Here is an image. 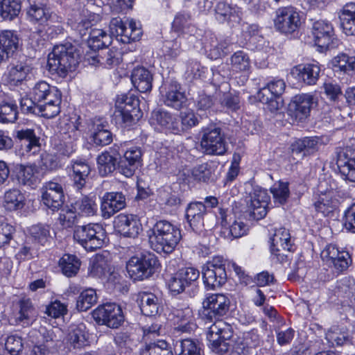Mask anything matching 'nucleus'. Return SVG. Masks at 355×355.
Listing matches in <instances>:
<instances>
[{"label": "nucleus", "mask_w": 355, "mask_h": 355, "mask_svg": "<svg viewBox=\"0 0 355 355\" xmlns=\"http://www.w3.org/2000/svg\"><path fill=\"white\" fill-rule=\"evenodd\" d=\"M151 248L158 253H171L182 239L180 229L169 221H157L148 236Z\"/></svg>", "instance_id": "f257e3e1"}, {"label": "nucleus", "mask_w": 355, "mask_h": 355, "mask_svg": "<svg viewBox=\"0 0 355 355\" xmlns=\"http://www.w3.org/2000/svg\"><path fill=\"white\" fill-rule=\"evenodd\" d=\"M79 63V55L71 43L54 46L48 58L49 70L64 78L69 71L76 69Z\"/></svg>", "instance_id": "f03ea898"}, {"label": "nucleus", "mask_w": 355, "mask_h": 355, "mask_svg": "<svg viewBox=\"0 0 355 355\" xmlns=\"http://www.w3.org/2000/svg\"><path fill=\"white\" fill-rule=\"evenodd\" d=\"M31 95L35 101L42 104L45 108L44 117L53 118L60 113L62 94L56 87L50 85L46 81L40 80L32 88Z\"/></svg>", "instance_id": "7ed1b4c3"}, {"label": "nucleus", "mask_w": 355, "mask_h": 355, "mask_svg": "<svg viewBox=\"0 0 355 355\" xmlns=\"http://www.w3.org/2000/svg\"><path fill=\"white\" fill-rule=\"evenodd\" d=\"M73 238L87 251H94L103 247L106 233L101 225L89 223L76 227Z\"/></svg>", "instance_id": "20e7f679"}, {"label": "nucleus", "mask_w": 355, "mask_h": 355, "mask_svg": "<svg viewBox=\"0 0 355 355\" xmlns=\"http://www.w3.org/2000/svg\"><path fill=\"white\" fill-rule=\"evenodd\" d=\"M200 146L207 155H222L227 151V144L222 130L215 125L202 129Z\"/></svg>", "instance_id": "39448f33"}, {"label": "nucleus", "mask_w": 355, "mask_h": 355, "mask_svg": "<svg viewBox=\"0 0 355 355\" xmlns=\"http://www.w3.org/2000/svg\"><path fill=\"white\" fill-rule=\"evenodd\" d=\"M157 261L156 257L149 253L134 256L127 262L126 269L133 280H144L153 275Z\"/></svg>", "instance_id": "423d86ee"}, {"label": "nucleus", "mask_w": 355, "mask_h": 355, "mask_svg": "<svg viewBox=\"0 0 355 355\" xmlns=\"http://www.w3.org/2000/svg\"><path fill=\"white\" fill-rule=\"evenodd\" d=\"M203 282L209 289L221 287L227 280V273L222 257H214L202 266Z\"/></svg>", "instance_id": "0eeeda50"}, {"label": "nucleus", "mask_w": 355, "mask_h": 355, "mask_svg": "<svg viewBox=\"0 0 355 355\" xmlns=\"http://www.w3.org/2000/svg\"><path fill=\"white\" fill-rule=\"evenodd\" d=\"M92 315L98 324H105L113 329L118 328L124 320L121 306L115 303L98 306L93 311Z\"/></svg>", "instance_id": "6e6552de"}, {"label": "nucleus", "mask_w": 355, "mask_h": 355, "mask_svg": "<svg viewBox=\"0 0 355 355\" xmlns=\"http://www.w3.org/2000/svg\"><path fill=\"white\" fill-rule=\"evenodd\" d=\"M159 91L161 101L167 107L180 110L187 105V97L180 84L177 81L165 82Z\"/></svg>", "instance_id": "1a4fd4ad"}, {"label": "nucleus", "mask_w": 355, "mask_h": 355, "mask_svg": "<svg viewBox=\"0 0 355 355\" xmlns=\"http://www.w3.org/2000/svg\"><path fill=\"white\" fill-rule=\"evenodd\" d=\"M231 336L229 326L223 320H218L211 324L208 330L207 338L212 350L216 353L228 351L226 340Z\"/></svg>", "instance_id": "9d476101"}, {"label": "nucleus", "mask_w": 355, "mask_h": 355, "mask_svg": "<svg viewBox=\"0 0 355 355\" xmlns=\"http://www.w3.org/2000/svg\"><path fill=\"white\" fill-rule=\"evenodd\" d=\"M270 196L267 191L261 187H254L246 200L248 210L252 219L261 220L267 214V206Z\"/></svg>", "instance_id": "9b49d317"}, {"label": "nucleus", "mask_w": 355, "mask_h": 355, "mask_svg": "<svg viewBox=\"0 0 355 355\" xmlns=\"http://www.w3.org/2000/svg\"><path fill=\"white\" fill-rule=\"evenodd\" d=\"M34 69L27 60H17L11 62L4 74L7 83L18 86L34 76Z\"/></svg>", "instance_id": "f8f14e48"}, {"label": "nucleus", "mask_w": 355, "mask_h": 355, "mask_svg": "<svg viewBox=\"0 0 355 355\" xmlns=\"http://www.w3.org/2000/svg\"><path fill=\"white\" fill-rule=\"evenodd\" d=\"M199 276L200 272L197 269L193 267L183 268L170 278L168 282V289L174 295L180 294L195 282Z\"/></svg>", "instance_id": "ddd939ff"}, {"label": "nucleus", "mask_w": 355, "mask_h": 355, "mask_svg": "<svg viewBox=\"0 0 355 355\" xmlns=\"http://www.w3.org/2000/svg\"><path fill=\"white\" fill-rule=\"evenodd\" d=\"M300 15L293 8H282L276 12L275 26L282 33L295 32L300 26Z\"/></svg>", "instance_id": "4468645a"}, {"label": "nucleus", "mask_w": 355, "mask_h": 355, "mask_svg": "<svg viewBox=\"0 0 355 355\" xmlns=\"http://www.w3.org/2000/svg\"><path fill=\"white\" fill-rule=\"evenodd\" d=\"M230 301L224 294L208 295L202 302L205 314L210 318L225 315L229 311Z\"/></svg>", "instance_id": "2eb2a0df"}, {"label": "nucleus", "mask_w": 355, "mask_h": 355, "mask_svg": "<svg viewBox=\"0 0 355 355\" xmlns=\"http://www.w3.org/2000/svg\"><path fill=\"white\" fill-rule=\"evenodd\" d=\"M42 202L53 211L59 210L64 203V192L61 184L48 182L42 188Z\"/></svg>", "instance_id": "dca6fc26"}, {"label": "nucleus", "mask_w": 355, "mask_h": 355, "mask_svg": "<svg viewBox=\"0 0 355 355\" xmlns=\"http://www.w3.org/2000/svg\"><path fill=\"white\" fill-rule=\"evenodd\" d=\"M114 225L116 230L125 237L135 238L142 230L139 219L132 214L118 215L114 219Z\"/></svg>", "instance_id": "f3484780"}, {"label": "nucleus", "mask_w": 355, "mask_h": 355, "mask_svg": "<svg viewBox=\"0 0 355 355\" xmlns=\"http://www.w3.org/2000/svg\"><path fill=\"white\" fill-rule=\"evenodd\" d=\"M120 158L119 147L116 144L102 152L96 158L99 174L101 176H107L113 173Z\"/></svg>", "instance_id": "a211bd4d"}, {"label": "nucleus", "mask_w": 355, "mask_h": 355, "mask_svg": "<svg viewBox=\"0 0 355 355\" xmlns=\"http://www.w3.org/2000/svg\"><path fill=\"white\" fill-rule=\"evenodd\" d=\"M125 207V198L121 192H107L101 198V211L103 218H110Z\"/></svg>", "instance_id": "6ab92c4d"}, {"label": "nucleus", "mask_w": 355, "mask_h": 355, "mask_svg": "<svg viewBox=\"0 0 355 355\" xmlns=\"http://www.w3.org/2000/svg\"><path fill=\"white\" fill-rule=\"evenodd\" d=\"M175 330L182 333H191L197 328L192 309L188 306H180L173 311Z\"/></svg>", "instance_id": "aec40b11"}, {"label": "nucleus", "mask_w": 355, "mask_h": 355, "mask_svg": "<svg viewBox=\"0 0 355 355\" xmlns=\"http://www.w3.org/2000/svg\"><path fill=\"white\" fill-rule=\"evenodd\" d=\"M320 71L317 63L301 64L293 67L291 74L300 82L313 85L319 79Z\"/></svg>", "instance_id": "412c9836"}, {"label": "nucleus", "mask_w": 355, "mask_h": 355, "mask_svg": "<svg viewBox=\"0 0 355 355\" xmlns=\"http://www.w3.org/2000/svg\"><path fill=\"white\" fill-rule=\"evenodd\" d=\"M312 34L316 46L321 49L329 48L334 35L331 23L325 20H318L312 26Z\"/></svg>", "instance_id": "4be33fe9"}, {"label": "nucleus", "mask_w": 355, "mask_h": 355, "mask_svg": "<svg viewBox=\"0 0 355 355\" xmlns=\"http://www.w3.org/2000/svg\"><path fill=\"white\" fill-rule=\"evenodd\" d=\"M270 251L272 255L279 260L283 259L284 256L281 254L282 250L291 251L292 243L291 234L288 230L281 227L275 230L272 237L270 239Z\"/></svg>", "instance_id": "5701e85b"}, {"label": "nucleus", "mask_w": 355, "mask_h": 355, "mask_svg": "<svg viewBox=\"0 0 355 355\" xmlns=\"http://www.w3.org/2000/svg\"><path fill=\"white\" fill-rule=\"evenodd\" d=\"M313 96L308 94L296 95L289 105V111L299 121L306 119L313 105Z\"/></svg>", "instance_id": "b1692460"}, {"label": "nucleus", "mask_w": 355, "mask_h": 355, "mask_svg": "<svg viewBox=\"0 0 355 355\" xmlns=\"http://www.w3.org/2000/svg\"><path fill=\"white\" fill-rule=\"evenodd\" d=\"M337 164L346 178L355 182V149L347 146L338 153Z\"/></svg>", "instance_id": "393cba45"}, {"label": "nucleus", "mask_w": 355, "mask_h": 355, "mask_svg": "<svg viewBox=\"0 0 355 355\" xmlns=\"http://www.w3.org/2000/svg\"><path fill=\"white\" fill-rule=\"evenodd\" d=\"M19 38L12 31L0 32V64L6 62L17 51Z\"/></svg>", "instance_id": "a878e982"}, {"label": "nucleus", "mask_w": 355, "mask_h": 355, "mask_svg": "<svg viewBox=\"0 0 355 355\" xmlns=\"http://www.w3.org/2000/svg\"><path fill=\"white\" fill-rule=\"evenodd\" d=\"M206 205L201 202H191L186 210V218L193 231L200 230L204 225Z\"/></svg>", "instance_id": "bb28decb"}, {"label": "nucleus", "mask_w": 355, "mask_h": 355, "mask_svg": "<svg viewBox=\"0 0 355 355\" xmlns=\"http://www.w3.org/2000/svg\"><path fill=\"white\" fill-rule=\"evenodd\" d=\"M90 64H99L105 67H113L118 65L121 60V53L117 49H104L97 55L87 58Z\"/></svg>", "instance_id": "cd10ccee"}, {"label": "nucleus", "mask_w": 355, "mask_h": 355, "mask_svg": "<svg viewBox=\"0 0 355 355\" xmlns=\"http://www.w3.org/2000/svg\"><path fill=\"white\" fill-rule=\"evenodd\" d=\"M16 137L21 141L23 153L35 155L40 150V138L33 129H21L17 131Z\"/></svg>", "instance_id": "c85d7f7f"}, {"label": "nucleus", "mask_w": 355, "mask_h": 355, "mask_svg": "<svg viewBox=\"0 0 355 355\" xmlns=\"http://www.w3.org/2000/svg\"><path fill=\"white\" fill-rule=\"evenodd\" d=\"M153 74L144 67H135L131 74V81L140 92H147L152 89Z\"/></svg>", "instance_id": "c756f323"}, {"label": "nucleus", "mask_w": 355, "mask_h": 355, "mask_svg": "<svg viewBox=\"0 0 355 355\" xmlns=\"http://www.w3.org/2000/svg\"><path fill=\"white\" fill-rule=\"evenodd\" d=\"M216 18L220 22L239 23L241 19V9L225 2H219L215 8Z\"/></svg>", "instance_id": "7c9ffc66"}, {"label": "nucleus", "mask_w": 355, "mask_h": 355, "mask_svg": "<svg viewBox=\"0 0 355 355\" xmlns=\"http://www.w3.org/2000/svg\"><path fill=\"white\" fill-rule=\"evenodd\" d=\"M320 146V139L318 137H304L295 141L291 145V150L293 153L301 155L303 157L318 151Z\"/></svg>", "instance_id": "2f4dec72"}, {"label": "nucleus", "mask_w": 355, "mask_h": 355, "mask_svg": "<svg viewBox=\"0 0 355 355\" xmlns=\"http://www.w3.org/2000/svg\"><path fill=\"white\" fill-rule=\"evenodd\" d=\"M286 83L283 80H273L258 92V98L262 103L268 102L272 98H279L284 93Z\"/></svg>", "instance_id": "473e14b6"}, {"label": "nucleus", "mask_w": 355, "mask_h": 355, "mask_svg": "<svg viewBox=\"0 0 355 355\" xmlns=\"http://www.w3.org/2000/svg\"><path fill=\"white\" fill-rule=\"evenodd\" d=\"M25 196L17 189H10L3 194L2 205L8 211H17L25 206Z\"/></svg>", "instance_id": "72a5a7b5"}, {"label": "nucleus", "mask_w": 355, "mask_h": 355, "mask_svg": "<svg viewBox=\"0 0 355 355\" xmlns=\"http://www.w3.org/2000/svg\"><path fill=\"white\" fill-rule=\"evenodd\" d=\"M19 311L16 315L17 322L22 326H29L35 320L36 312L32 302L28 298H22L19 302Z\"/></svg>", "instance_id": "f704fd0d"}, {"label": "nucleus", "mask_w": 355, "mask_h": 355, "mask_svg": "<svg viewBox=\"0 0 355 355\" xmlns=\"http://www.w3.org/2000/svg\"><path fill=\"white\" fill-rule=\"evenodd\" d=\"M341 27L346 35H355V3L343 6L339 14Z\"/></svg>", "instance_id": "c9c22d12"}, {"label": "nucleus", "mask_w": 355, "mask_h": 355, "mask_svg": "<svg viewBox=\"0 0 355 355\" xmlns=\"http://www.w3.org/2000/svg\"><path fill=\"white\" fill-rule=\"evenodd\" d=\"M151 122L174 134L180 133V128L177 125V117L166 111L154 112L151 116Z\"/></svg>", "instance_id": "e433bc0d"}, {"label": "nucleus", "mask_w": 355, "mask_h": 355, "mask_svg": "<svg viewBox=\"0 0 355 355\" xmlns=\"http://www.w3.org/2000/svg\"><path fill=\"white\" fill-rule=\"evenodd\" d=\"M336 293L347 304H355V280L346 277L338 281Z\"/></svg>", "instance_id": "4c0bfd02"}, {"label": "nucleus", "mask_w": 355, "mask_h": 355, "mask_svg": "<svg viewBox=\"0 0 355 355\" xmlns=\"http://www.w3.org/2000/svg\"><path fill=\"white\" fill-rule=\"evenodd\" d=\"M138 303L141 313L146 316H153L158 313L159 300L152 293L143 292L139 294Z\"/></svg>", "instance_id": "58836bf2"}, {"label": "nucleus", "mask_w": 355, "mask_h": 355, "mask_svg": "<svg viewBox=\"0 0 355 355\" xmlns=\"http://www.w3.org/2000/svg\"><path fill=\"white\" fill-rule=\"evenodd\" d=\"M72 178L78 189H81L86 182V178L90 173V166L82 159L71 161Z\"/></svg>", "instance_id": "ea45409f"}, {"label": "nucleus", "mask_w": 355, "mask_h": 355, "mask_svg": "<svg viewBox=\"0 0 355 355\" xmlns=\"http://www.w3.org/2000/svg\"><path fill=\"white\" fill-rule=\"evenodd\" d=\"M67 343L74 349H80L88 345V334L84 324H80L72 329L67 336Z\"/></svg>", "instance_id": "a19ab883"}, {"label": "nucleus", "mask_w": 355, "mask_h": 355, "mask_svg": "<svg viewBox=\"0 0 355 355\" xmlns=\"http://www.w3.org/2000/svg\"><path fill=\"white\" fill-rule=\"evenodd\" d=\"M96 200V198L94 196H83L75 202L73 209L82 216H94L98 210Z\"/></svg>", "instance_id": "79ce46f5"}, {"label": "nucleus", "mask_w": 355, "mask_h": 355, "mask_svg": "<svg viewBox=\"0 0 355 355\" xmlns=\"http://www.w3.org/2000/svg\"><path fill=\"white\" fill-rule=\"evenodd\" d=\"M16 175L19 183L33 186L37 181V168L32 165H18L16 166Z\"/></svg>", "instance_id": "37998d69"}, {"label": "nucleus", "mask_w": 355, "mask_h": 355, "mask_svg": "<svg viewBox=\"0 0 355 355\" xmlns=\"http://www.w3.org/2000/svg\"><path fill=\"white\" fill-rule=\"evenodd\" d=\"M37 245L31 239H26L16 248L15 257L20 263L29 261L37 256Z\"/></svg>", "instance_id": "c03bdc74"}, {"label": "nucleus", "mask_w": 355, "mask_h": 355, "mask_svg": "<svg viewBox=\"0 0 355 355\" xmlns=\"http://www.w3.org/2000/svg\"><path fill=\"white\" fill-rule=\"evenodd\" d=\"M216 166L212 162L203 163L195 166L192 171V177L197 181L209 182L215 180Z\"/></svg>", "instance_id": "a18cd8bd"}, {"label": "nucleus", "mask_w": 355, "mask_h": 355, "mask_svg": "<svg viewBox=\"0 0 355 355\" xmlns=\"http://www.w3.org/2000/svg\"><path fill=\"white\" fill-rule=\"evenodd\" d=\"M140 355H173L170 345L164 340H157L146 344L141 349Z\"/></svg>", "instance_id": "49530a36"}, {"label": "nucleus", "mask_w": 355, "mask_h": 355, "mask_svg": "<svg viewBox=\"0 0 355 355\" xmlns=\"http://www.w3.org/2000/svg\"><path fill=\"white\" fill-rule=\"evenodd\" d=\"M27 15L31 21L43 24L49 21H53L56 17L45 7L31 5L27 10Z\"/></svg>", "instance_id": "de8ad7c7"}, {"label": "nucleus", "mask_w": 355, "mask_h": 355, "mask_svg": "<svg viewBox=\"0 0 355 355\" xmlns=\"http://www.w3.org/2000/svg\"><path fill=\"white\" fill-rule=\"evenodd\" d=\"M59 266L62 273L65 276L71 277L78 273L80 266V261L76 256L66 254L60 259Z\"/></svg>", "instance_id": "09e8293b"}, {"label": "nucleus", "mask_w": 355, "mask_h": 355, "mask_svg": "<svg viewBox=\"0 0 355 355\" xmlns=\"http://www.w3.org/2000/svg\"><path fill=\"white\" fill-rule=\"evenodd\" d=\"M313 205L316 211L321 213L324 216H328L336 209L337 200L334 193L318 196Z\"/></svg>", "instance_id": "8fccbe9b"}, {"label": "nucleus", "mask_w": 355, "mask_h": 355, "mask_svg": "<svg viewBox=\"0 0 355 355\" xmlns=\"http://www.w3.org/2000/svg\"><path fill=\"white\" fill-rule=\"evenodd\" d=\"M227 42H219L218 38L214 35H210L207 36L204 42V46L206 51H209V56L211 59H217L224 53L225 50L227 46Z\"/></svg>", "instance_id": "3c124183"}, {"label": "nucleus", "mask_w": 355, "mask_h": 355, "mask_svg": "<svg viewBox=\"0 0 355 355\" xmlns=\"http://www.w3.org/2000/svg\"><path fill=\"white\" fill-rule=\"evenodd\" d=\"M232 71L236 72L248 71L250 68V59L247 53L238 51L232 54L230 58Z\"/></svg>", "instance_id": "603ef678"}, {"label": "nucleus", "mask_w": 355, "mask_h": 355, "mask_svg": "<svg viewBox=\"0 0 355 355\" xmlns=\"http://www.w3.org/2000/svg\"><path fill=\"white\" fill-rule=\"evenodd\" d=\"M1 16L4 19L12 20L21 10L20 0H0Z\"/></svg>", "instance_id": "864d4df0"}, {"label": "nucleus", "mask_w": 355, "mask_h": 355, "mask_svg": "<svg viewBox=\"0 0 355 355\" xmlns=\"http://www.w3.org/2000/svg\"><path fill=\"white\" fill-rule=\"evenodd\" d=\"M123 31V33L120 35L117 40L123 43H130L132 41L139 40L141 35V31L139 27L137 26L136 22L130 19H127V25L125 26Z\"/></svg>", "instance_id": "5fc2aeb1"}, {"label": "nucleus", "mask_w": 355, "mask_h": 355, "mask_svg": "<svg viewBox=\"0 0 355 355\" xmlns=\"http://www.w3.org/2000/svg\"><path fill=\"white\" fill-rule=\"evenodd\" d=\"M97 302L96 291L88 288L80 294L76 302V308L80 311H86Z\"/></svg>", "instance_id": "6e6d98bb"}, {"label": "nucleus", "mask_w": 355, "mask_h": 355, "mask_svg": "<svg viewBox=\"0 0 355 355\" xmlns=\"http://www.w3.org/2000/svg\"><path fill=\"white\" fill-rule=\"evenodd\" d=\"M110 270L111 267L105 258L103 256H96L92 262L89 272L93 277L104 279Z\"/></svg>", "instance_id": "4d7b16f0"}, {"label": "nucleus", "mask_w": 355, "mask_h": 355, "mask_svg": "<svg viewBox=\"0 0 355 355\" xmlns=\"http://www.w3.org/2000/svg\"><path fill=\"white\" fill-rule=\"evenodd\" d=\"M270 192L275 201L283 205L287 201L290 196L288 183L282 181L275 182L270 188Z\"/></svg>", "instance_id": "13d9d810"}, {"label": "nucleus", "mask_w": 355, "mask_h": 355, "mask_svg": "<svg viewBox=\"0 0 355 355\" xmlns=\"http://www.w3.org/2000/svg\"><path fill=\"white\" fill-rule=\"evenodd\" d=\"M20 107L22 112L25 114H33L36 115H41L44 117L46 113L45 108L43 107L42 104L37 103L32 97L31 98H22L20 101Z\"/></svg>", "instance_id": "bf43d9fd"}, {"label": "nucleus", "mask_w": 355, "mask_h": 355, "mask_svg": "<svg viewBox=\"0 0 355 355\" xmlns=\"http://www.w3.org/2000/svg\"><path fill=\"white\" fill-rule=\"evenodd\" d=\"M334 67L345 73L355 72V56H348L346 54H340L333 60Z\"/></svg>", "instance_id": "052dcab7"}, {"label": "nucleus", "mask_w": 355, "mask_h": 355, "mask_svg": "<svg viewBox=\"0 0 355 355\" xmlns=\"http://www.w3.org/2000/svg\"><path fill=\"white\" fill-rule=\"evenodd\" d=\"M49 236V227L43 225H33L30 229V236L26 239H31L32 242L44 245Z\"/></svg>", "instance_id": "680f3d73"}, {"label": "nucleus", "mask_w": 355, "mask_h": 355, "mask_svg": "<svg viewBox=\"0 0 355 355\" xmlns=\"http://www.w3.org/2000/svg\"><path fill=\"white\" fill-rule=\"evenodd\" d=\"M92 141L97 146L108 145L112 141V134L104 125H97L92 134Z\"/></svg>", "instance_id": "e2e57ef3"}, {"label": "nucleus", "mask_w": 355, "mask_h": 355, "mask_svg": "<svg viewBox=\"0 0 355 355\" xmlns=\"http://www.w3.org/2000/svg\"><path fill=\"white\" fill-rule=\"evenodd\" d=\"M89 42L94 47L103 48L111 43V36L102 29H92L89 33Z\"/></svg>", "instance_id": "0e129e2a"}, {"label": "nucleus", "mask_w": 355, "mask_h": 355, "mask_svg": "<svg viewBox=\"0 0 355 355\" xmlns=\"http://www.w3.org/2000/svg\"><path fill=\"white\" fill-rule=\"evenodd\" d=\"M180 117L181 119L180 123L177 118V125L180 128V132L189 130L198 123V119L194 112L191 110L180 112Z\"/></svg>", "instance_id": "69168bd1"}, {"label": "nucleus", "mask_w": 355, "mask_h": 355, "mask_svg": "<svg viewBox=\"0 0 355 355\" xmlns=\"http://www.w3.org/2000/svg\"><path fill=\"white\" fill-rule=\"evenodd\" d=\"M17 119V107L15 104L0 105V122L14 123Z\"/></svg>", "instance_id": "338daca9"}, {"label": "nucleus", "mask_w": 355, "mask_h": 355, "mask_svg": "<svg viewBox=\"0 0 355 355\" xmlns=\"http://www.w3.org/2000/svg\"><path fill=\"white\" fill-rule=\"evenodd\" d=\"M347 335L337 327L331 328L326 334V340L332 346L343 345L347 341Z\"/></svg>", "instance_id": "774afa93"}]
</instances>
